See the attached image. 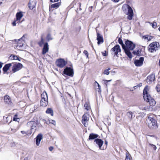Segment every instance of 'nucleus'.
<instances>
[{"mask_svg":"<svg viewBox=\"0 0 160 160\" xmlns=\"http://www.w3.org/2000/svg\"><path fill=\"white\" fill-rule=\"evenodd\" d=\"M129 156L130 155L129 153L128 152L126 153L125 160H130Z\"/></svg>","mask_w":160,"mask_h":160,"instance_id":"4c0bfd02","label":"nucleus"},{"mask_svg":"<svg viewBox=\"0 0 160 160\" xmlns=\"http://www.w3.org/2000/svg\"><path fill=\"white\" fill-rule=\"evenodd\" d=\"M63 73L67 76L73 77L74 75V71L72 68L67 67L63 71Z\"/></svg>","mask_w":160,"mask_h":160,"instance_id":"423d86ee","label":"nucleus"},{"mask_svg":"<svg viewBox=\"0 0 160 160\" xmlns=\"http://www.w3.org/2000/svg\"><path fill=\"white\" fill-rule=\"evenodd\" d=\"M43 138L42 134L41 133L39 134L36 137V144L37 146H38L40 144V142L41 140Z\"/></svg>","mask_w":160,"mask_h":160,"instance_id":"a211bd4d","label":"nucleus"},{"mask_svg":"<svg viewBox=\"0 0 160 160\" xmlns=\"http://www.w3.org/2000/svg\"><path fill=\"white\" fill-rule=\"evenodd\" d=\"M148 107H144L143 108V110H148Z\"/></svg>","mask_w":160,"mask_h":160,"instance_id":"5fc2aeb1","label":"nucleus"},{"mask_svg":"<svg viewBox=\"0 0 160 160\" xmlns=\"http://www.w3.org/2000/svg\"><path fill=\"white\" fill-rule=\"evenodd\" d=\"M94 142H96L100 149H104L103 148H102V146L103 143V141L100 139L96 138L95 139Z\"/></svg>","mask_w":160,"mask_h":160,"instance_id":"4468645a","label":"nucleus"},{"mask_svg":"<svg viewBox=\"0 0 160 160\" xmlns=\"http://www.w3.org/2000/svg\"><path fill=\"white\" fill-rule=\"evenodd\" d=\"M17 20H20L23 16V14L22 12H18L16 15Z\"/></svg>","mask_w":160,"mask_h":160,"instance_id":"bb28decb","label":"nucleus"},{"mask_svg":"<svg viewBox=\"0 0 160 160\" xmlns=\"http://www.w3.org/2000/svg\"><path fill=\"white\" fill-rule=\"evenodd\" d=\"M22 68V64L18 63L13 65L12 68V71L13 73H14L20 70Z\"/></svg>","mask_w":160,"mask_h":160,"instance_id":"9d476101","label":"nucleus"},{"mask_svg":"<svg viewBox=\"0 0 160 160\" xmlns=\"http://www.w3.org/2000/svg\"><path fill=\"white\" fill-rule=\"evenodd\" d=\"M124 8H127L128 9V12L127 14L128 15L127 18L130 20H132L133 16V12L131 7L128 5H124L122 7L123 11Z\"/></svg>","mask_w":160,"mask_h":160,"instance_id":"20e7f679","label":"nucleus"},{"mask_svg":"<svg viewBox=\"0 0 160 160\" xmlns=\"http://www.w3.org/2000/svg\"><path fill=\"white\" fill-rule=\"evenodd\" d=\"M46 38L47 39V40L48 41H49L50 40H52V38L51 36V35L49 33L48 34L46 37Z\"/></svg>","mask_w":160,"mask_h":160,"instance_id":"f704fd0d","label":"nucleus"},{"mask_svg":"<svg viewBox=\"0 0 160 160\" xmlns=\"http://www.w3.org/2000/svg\"><path fill=\"white\" fill-rule=\"evenodd\" d=\"M151 136V137H154V135H151V136Z\"/></svg>","mask_w":160,"mask_h":160,"instance_id":"69168bd1","label":"nucleus"},{"mask_svg":"<svg viewBox=\"0 0 160 160\" xmlns=\"http://www.w3.org/2000/svg\"><path fill=\"white\" fill-rule=\"evenodd\" d=\"M38 43L40 47L42 46L44 44V39L42 37L41 38V41L38 42Z\"/></svg>","mask_w":160,"mask_h":160,"instance_id":"473e14b6","label":"nucleus"},{"mask_svg":"<svg viewBox=\"0 0 160 160\" xmlns=\"http://www.w3.org/2000/svg\"><path fill=\"white\" fill-rule=\"evenodd\" d=\"M111 81V80H105V81L107 82H110Z\"/></svg>","mask_w":160,"mask_h":160,"instance_id":"bf43d9fd","label":"nucleus"},{"mask_svg":"<svg viewBox=\"0 0 160 160\" xmlns=\"http://www.w3.org/2000/svg\"><path fill=\"white\" fill-rule=\"evenodd\" d=\"M144 58L140 57L139 59H137L135 60L134 63L136 66L140 67L142 66L143 64Z\"/></svg>","mask_w":160,"mask_h":160,"instance_id":"ddd939ff","label":"nucleus"},{"mask_svg":"<svg viewBox=\"0 0 160 160\" xmlns=\"http://www.w3.org/2000/svg\"><path fill=\"white\" fill-rule=\"evenodd\" d=\"M88 112L86 111V113L83 115L82 117V122L85 127H86V126L88 125L89 119V115L88 113Z\"/></svg>","mask_w":160,"mask_h":160,"instance_id":"0eeeda50","label":"nucleus"},{"mask_svg":"<svg viewBox=\"0 0 160 160\" xmlns=\"http://www.w3.org/2000/svg\"><path fill=\"white\" fill-rule=\"evenodd\" d=\"M12 24L13 26H15L16 25V21H15L13 22Z\"/></svg>","mask_w":160,"mask_h":160,"instance_id":"09e8293b","label":"nucleus"},{"mask_svg":"<svg viewBox=\"0 0 160 160\" xmlns=\"http://www.w3.org/2000/svg\"><path fill=\"white\" fill-rule=\"evenodd\" d=\"M84 107L87 111H88L90 109V107L88 102H87L84 104Z\"/></svg>","mask_w":160,"mask_h":160,"instance_id":"7c9ffc66","label":"nucleus"},{"mask_svg":"<svg viewBox=\"0 0 160 160\" xmlns=\"http://www.w3.org/2000/svg\"><path fill=\"white\" fill-rule=\"evenodd\" d=\"M47 56H48V57H50V56L48 54H47Z\"/></svg>","mask_w":160,"mask_h":160,"instance_id":"680f3d73","label":"nucleus"},{"mask_svg":"<svg viewBox=\"0 0 160 160\" xmlns=\"http://www.w3.org/2000/svg\"><path fill=\"white\" fill-rule=\"evenodd\" d=\"M13 59L14 60H18L19 61H20V60L19 59V58L18 57L16 56H13Z\"/></svg>","mask_w":160,"mask_h":160,"instance_id":"37998d69","label":"nucleus"},{"mask_svg":"<svg viewBox=\"0 0 160 160\" xmlns=\"http://www.w3.org/2000/svg\"><path fill=\"white\" fill-rule=\"evenodd\" d=\"M148 144H149V145L152 148H153V149L154 150H155L156 149H157V147H156V146L153 144H151V143H150L149 142H148Z\"/></svg>","mask_w":160,"mask_h":160,"instance_id":"e433bc0d","label":"nucleus"},{"mask_svg":"<svg viewBox=\"0 0 160 160\" xmlns=\"http://www.w3.org/2000/svg\"><path fill=\"white\" fill-rule=\"evenodd\" d=\"M83 53L86 55L87 57L88 58V51L86 50H84L83 52Z\"/></svg>","mask_w":160,"mask_h":160,"instance_id":"c03bdc74","label":"nucleus"},{"mask_svg":"<svg viewBox=\"0 0 160 160\" xmlns=\"http://www.w3.org/2000/svg\"><path fill=\"white\" fill-rule=\"evenodd\" d=\"M96 82L97 83V84L98 85V89H99V90L100 89V85H99V84H98V83L97 82Z\"/></svg>","mask_w":160,"mask_h":160,"instance_id":"6e6d98bb","label":"nucleus"},{"mask_svg":"<svg viewBox=\"0 0 160 160\" xmlns=\"http://www.w3.org/2000/svg\"><path fill=\"white\" fill-rule=\"evenodd\" d=\"M102 54L103 56H106L108 54L106 53V51H105L104 52H102Z\"/></svg>","mask_w":160,"mask_h":160,"instance_id":"a18cd8bd","label":"nucleus"},{"mask_svg":"<svg viewBox=\"0 0 160 160\" xmlns=\"http://www.w3.org/2000/svg\"><path fill=\"white\" fill-rule=\"evenodd\" d=\"M149 89V88L148 85L145 86L143 90V96L144 100L148 102L150 106H153L156 104V102L154 99L152 98L148 93Z\"/></svg>","mask_w":160,"mask_h":160,"instance_id":"f257e3e1","label":"nucleus"},{"mask_svg":"<svg viewBox=\"0 0 160 160\" xmlns=\"http://www.w3.org/2000/svg\"><path fill=\"white\" fill-rule=\"evenodd\" d=\"M118 43L121 45L123 49L126 48L125 45L123 43L122 40L120 38H119L118 40Z\"/></svg>","mask_w":160,"mask_h":160,"instance_id":"cd10ccee","label":"nucleus"},{"mask_svg":"<svg viewBox=\"0 0 160 160\" xmlns=\"http://www.w3.org/2000/svg\"><path fill=\"white\" fill-rule=\"evenodd\" d=\"M15 40L16 41H17V40H16V39Z\"/></svg>","mask_w":160,"mask_h":160,"instance_id":"338daca9","label":"nucleus"},{"mask_svg":"<svg viewBox=\"0 0 160 160\" xmlns=\"http://www.w3.org/2000/svg\"><path fill=\"white\" fill-rule=\"evenodd\" d=\"M11 66V63H8L5 64L2 70L4 72H6Z\"/></svg>","mask_w":160,"mask_h":160,"instance_id":"b1692460","label":"nucleus"},{"mask_svg":"<svg viewBox=\"0 0 160 160\" xmlns=\"http://www.w3.org/2000/svg\"><path fill=\"white\" fill-rule=\"evenodd\" d=\"M151 24H152V28H156L157 26V23L156 22H154L152 23H151Z\"/></svg>","mask_w":160,"mask_h":160,"instance_id":"58836bf2","label":"nucleus"},{"mask_svg":"<svg viewBox=\"0 0 160 160\" xmlns=\"http://www.w3.org/2000/svg\"><path fill=\"white\" fill-rule=\"evenodd\" d=\"M18 115L17 114H15L13 118V120L14 121H16L17 122H19V118H17Z\"/></svg>","mask_w":160,"mask_h":160,"instance_id":"c9c22d12","label":"nucleus"},{"mask_svg":"<svg viewBox=\"0 0 160 160\" xmlns=\"http://www.w3.org/2000/svg\"><path fill=\"white\" fill-rule=\"evenodd\" d=\"M48 104V99L47 100L46 99L41 100L40 101V105L41 106L43 107H46Z\"/></svg>","mask_w":160,"mask_h":160,"instance_id":"aec40b11","label":"nucleus"},{"mask_svg":"<svg viewBox=\"0 0 160 160\" xmlns=\"http://www.w3.org/2000/svg\"><path fill=\"white\" fill-rule=\"evenodd\" d=\"M112 1L114 2H118L119 0H112Z\"/></svg>","mask_w":160,"mask_h":160,"instance_id":"4d7b16f0","label":"nucleus"},{"mask_svg":"<svg viewBox=\"0 0 160 160\" xmlns=\"http://www.w3.org/2000/svg\"><path fill=\"white\" fill-rule=\"evenodd\" d=\"M27 124L31 127V133L32 132L34 133L37 129V124L36 123L33 121L28 122Z\"/></svg>","mask_w":160,"mask_h":160,"instance_id":"1a4fd4ad","label":"nucleus"},{"mask_svg":"<svg viewBox=\"0 0 160 160\" xmlns=\"http://www.w3.org/2000/svg\"><path fill=\"white\" fill-rule=\"evenodd\" d=\"M105 144L106 145H107L108 144V142L106 141H105Z\"/></svg>","mask_w":160,"mask_h":160,"instance_id":"052dcab7","label":"nucleus"},{"mask_svg":"<svg viewBox=\"0 0 160 160\" xmlns=\"http://www.w3.org/2000/svg\"><path fill=\"white\" fill-rule=\"evenodd\" d=\"M156 89L158 92H160V85H158L156 87Z\"/></svg>","mask_w":160,"mask_h":160,"instance_id":"a19ab883","label":"nucleus"},{"mask_svg":"<svg viewBox=\"0 0 160 160\" xmlns=\"http://www.w3.org/2000/svg\"><path fill=\"white\" fill-rule=\"evenodd\" d=\"M112 73H113V74H115V71H114V72H112Z\"/></svg>","mask_w":160,"mask_h":160,"instance_id":"e2e57ef3","label":"nucleus"},{"mask_svg":"<svg viewBox=\"0 0 160 160\" xmlns=\"http://www.w3.org/2000/svg\"><path fill=\"white\" fill-rule=\"evenodd\" d=\"M61 5L60 2H58V3H54V4H52L51 6V8H58Z\"/></svg>","mask_w":160,"mask_h":160,"instance_id":"c85d7f7f","label":"nucleus"},{"mask_svg":"<svg viewBox=\"0 0 160 160\" xmlns=\"http://www.w3.org/2000/svg\"><path fill=\"white\" fill-rule=\"evenodd\" d=\"M137 55L138 56H141V52L140 51H139V49H138L137 51Z\"/></svg>","mask_w":160,"mask_h":160,"instance_id":"79ce46f5","label":"nucleus"},{"mask_svg":"<svg viewBox=\"0 0 160 160\" xmlns=\"http://www.w3.org/2000/svg\"><path fill=\"white\" fill-rule=\"evenodd\" d=\"M24 37V35H23L21 38L17 40V44L16 47L17 49L20 50L23 47L24 42L22 40V38Z\"/></svg>","mask_w":160,"mask_h":160,"instance_id":"9b49d317","label":"nucleus"},{"mask_svg":"<svg viewBox=\"0 0 160 160\" xmlns=\"http://www.w3.org/2000/svg\"><path fill=\"white\" fill-rule=\"evenodd\" d=\"M2 3V2H0V5H1Z\"/></svg>","mask_w":160,"mask_h":160,"instance_id":"0e129e2a","label":"nucleus"},{"mask_svg":"<svg viewBox=\"0 0 160 160\" xmlns=\"http://www.w3.org/2000/svg\"><path fill=\"white\" fill-rule=\"evenodd\" d=\"M21 133L23 134H27L26 132L24 131H21Z\"/></svg>","mask_w":160,"mask_h":160,"instance_id":"3c124183","label":"nucleus"},{"mask_svg":"<svg viewBox=\"0 0 160 160\" xmlns=\"http://www.w3.org/2000/svg\"><path fill=\"white\" fill-rule=\"evenodd\" d=\"M125 53L128 56V58H131L132 57V54L130 52L129 50H128L126 48L123 49Z\"/></svg>","mask_w":160,"mask_h":160,"instance_id":"393cba45","label":"nucleus"},{"mask_svg":"<svg viewBox=\"0 0 160 160\" xmlns=\"http://www.w3.org/2000/svg\"><path fill=\"white\" fill-rule=\"evenodd\" d=\"M97 40H98V45L103 43V42L102 35L97 32Z\"/></svg>","mask_w":160,"mask_h":160,"instance_id":"f3484780","label":"nucleus"},{"mask_svg":"<svg viewBox=\"0 0 160 160\" xmlns=\"http://www.w3.org/2000/svg\"><path fill=\"white\" fill-rule=\"evenodd\" d=\"M148 127L151 129H156L158 128L157 121L155 120L153 115H148L146 120Z\"/></svg>","mask_w":160,"mask_h":160,"instance_id":"f03ea898","label":"nucleus"},{"mask_svg":"<svg viewBox=\"0 0 160 160\" xmlns=\"http://www.w3.org/2000/svg\"><path fill=\"white\" fill-rule=\"evenodd\" d=\"M11 130L12 131H13V132H16V129H11Z\"/></svg>","mask_w":160,"mask_h":160,"instance_id":"13d9d810","label":"nucleus"},{"mask_svg":"<svg viewBox=\"0 0 160 160\" xmlns=\"http://www.w3.org/2000/svg\"><path fill=\"white\" fill-rule=\"evenodd\" d=\"M120 118H119V116H117L116 118V119L117 121H119L120 120V119H119Z\"/></svg>","mask_w":160,"mask_h":160,"instance_id":"603ef678","label":"nucleus"},{"mask_svg":"<svg viewBox=\"0 0 160 160\" xmlns=\"http://www.w3.org/2000/svg\"><path fill=\"white\" fill-rule=\"evenodd\" d=\"M126 115L130 121L133 118H134L135 117V115H133V113L131 111L127 112Z\"/></svg>","mask_w":160,"mask_h":160,"instance_id":"6ab92c4d","label":"nucleus"},{"mask_svg":"<svg viewBox=\"0 0 160 160\" xmlns=\"http://www.w3.org/2000/svg\"><path fill=\"white\" fill-rule=\"evenodd\" d=\"M49 122L50 123L54 125H56V122L54 120H52V119L49 120Z\"/></svg>","mask_w":160,"mask_h":160,"instance_id":"ea45409f","label":"nucleus"},{"mask_svg":"<svg viewBox=\"0 0 160 160\" xmlns=\"http://www.w3.org/2000/svg\"><path fill=\"white\" fill-rule=\"evenodd\" d=\"M125 42V46L128 50H132L135 47V45L132 41L128 39L126 40Z\"/></svg>","mask_w":160,"mask_h":160,"instance_id":"39448f33","label":"nucleus"},{"mask_svg":"<svg viewBox=\"0 0 160 160\" xmlns=\"http://www.w3.org/2000/svg\"><path fill=\"white\" fill-rule=\"evenodd\" d=\"M98 136V134H94L93 133H90L89 136V138L88 140H93L95 139H96L97 138Z\"/></svg>","mask_w":160,"mask_h":160,"instance_id":"5701e85b","label":"nucleus"},{"mask_svg":"<svg viewBox=\"0 0 160 160\" xmlns=\"http://www.w3.org/2000/svg\"><path fill=\"white\" fill-rule=\"evenodd\" d=\"M36 3L35 2L31 1L30 0L28 4L29 8L31 10H32L35 7Z\"/></svg>","mask_w":160,"mask_h":160,"instance_id":"412c9836","label":"nucleus"},{"mask_svg":"<svg viewBox=\"0 0 160 160\" xmlns=\"http://www.w3.org/2000/svg\"><path fill=\"white\" fill-rule=\"evenodd\" d=\"M110 69L111 68H109L108 69L105 70L103 72V74H106L107 75H109L110 73V72L109 71Z\"/></svg>","mask_w":160,"mask_h":160,"instance_id":"72a5a7b5","label":"nucleus"},{"mask_svg":"<svg viewBox=\"0 0 160 160\" xmlns=\"http://www.w3.org/2000/svg\"><path fill=\"white\" fill-rule=\"evenodd\" d=\"M67 63V62L63 59L60 58L56 62L57 66L60 68L63 67Z\"/></svg>","mask_w":160,"mask_h":160,"instance_id":"6e6552de","label":"nucleus"},{"mask_svg":"<svg viewBox=\"0 0 160 160\" xmlns=\"http://www.w3.org/2000/svg\"><path fill=\"white\" fill-rule=\"evenodd\" d=\"M4 102L8 104H11L12 103L11 101L10 97L8 95H6L4 97Z\"/></svg>","mask_w":160,"mask_h":160,"instance_id":"4be33fe9","label":"nucleus"},{"mask_svg":"<svg viewBox=\"0 0 160 160\" xmlns=\"http://www.w3.org/2000/svg\"><path fill=\"white\" fill-rule=\"evenodd\" d=\"M46 113L50 114L52 116L53 115V112L52 109L51 108H48L46 111Z\"/></svg>","mask_w":160,"mask_h":160,"instance_id":"c756f323","label":"nucleus"},{"mask_svg":"<svg viewBox=\"0 0 160 160\" xmlns=\"http://www.w3.org/2000/svg\"><path fill=\"white\" fill-rule=\"evenodd\" d=\"M132 53L135 55H137L136 51H133Z\"/></svg>","mask_w":160,"mask_h":160,"instance_id":"864d4df0","label":"nucleus"},{"mask_svg":"<svg viewBox=\"0 0 160 160\" xmlns=\"http://www.w3.org/2000/svg\"><path fill=\"white\" fill-rule=\"evenodd\" d=\"M143 38L145 39H147L148 41L150 40L152 38V37L148 35H145L143 37Z\"/></svg>","mask_w":160,"mask_h":160,"instance_id":"2f4dec72","label":"nucleus"},{"mask_svg":"<svg viewBox=\"0 0 160 160\" xmlns=\"http://www.w3.org/2000/svg\"><path fill=\"white\" fill-rule=\"evenodd\" d=\"M92 7H90L89 8V11L91 12H92Z\"/></svg>","mask_w":160,"mask_h":160,"instance_id":"8fccbe9b","label":"nucleus"},{"mask_svg":"<svg viewBox=\"0 0 160 160\" xmlns=\"http://www.w3.org/2000/svg\"><path fill=\"white\" fill-rule=\"evenodd\" d=\"M49 49L48 43L47 42L45 43L44 44L43 47L42 49V55L45 54L47 52H48Z\"/></svg>","mask_w":160,"mask_h":160,"instance_id":"dca6fc26","label":"nucleus"},{"mask_svg":"<svg viewBox=\"0 0 160 160\" xmlns=\"http://www.w3.org/2000/svg\"><path fill=\"white\" fill-rule=\"evenodd\" d=\"M111 51L112 52H114V56L115 55H116L117 56H117L118 53L121 51V49L119 45L118 44L116 45L114 47L112 48Z\"/></svg>","mask_w":160,"mask_h":160,"instance_id":"f8f14e48","label":"nucleus"},{"mask_svg":"<svg viewBox=\"0 0 160 160\" xmlns=\"http://www.w3.org/2000/svg\"><path fill=\"white\" fill-rule=\"evenodd\" d=\"M160 48V45L158 42H154L151 43L148 48V51L150 52H153L158 50Z\"/></svg>","mask_w":160,"mask_h":160,"instance_id":"7ed1b4c3","label":"nucleus"},{"mask_svg":"<svg viewBox=\"0 0 160 160\" xmlns=\"http://www.w3.org/2000/svg\"><path fill=\"white\" fill-rule=\"evenodd\" d=\"M147 83L150 84L152 83V81H154L155 79V75L154 74H152L148 76L147 78Z\"/></svg>","mask_w":160,"mask_h":160,"instance_id":"2eb2a0df","label":"nucleus"},{"mask_svg":"<svg viewBox=\"0 0 160 160\" xmlns=\"http://www.w3.org/2000/svg\"><path fill=\"white\" fill-rule=\"evenodd\" d=\"M46 99L47 100L48 99V97L47 93L46 92H43L41 95V100Z\"/></svg>","mask_w":160,"mask_h":160,"instance_id":"a878e982","label":"nucleus"},{"mask_svg":"<svg viewBox=\"0 0 160 160\" xmlns=\"http://www.w3.org/2000/svg\"><path fill=\"white\" fill-rule=\"evenodd\" d=\"M53 149V147H50L49 148V150L51 151H52Z\"/></svg>","mask_w":160,"mask_h":160,"instance_id":"de8ad7c7","label":"nucleus"},{"mask_svg":"<svg viewBox=\"0 0 160 160\" xmlns=\"http://www.w3.org/2000/svg\"><path fill=\"white\" fill-rule=\"evenodd\" d=\"M142 86V83H140L139 84L137 85V86H135L134 87V88H135V87H140L141 86Z\"/></svg>","mask_w":160,"mask_h":160,"instance_id":"49530a36","label":"nucleus"}]
</instances>
